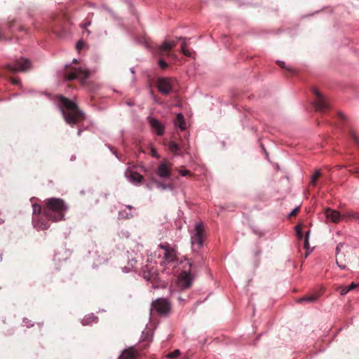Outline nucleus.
Here are the masks:
<instances>
[{
  "label": "nucleus",
  "instance_id": "1",
  "mask_svg": "<svg viewBox=\"0 0 359 359\" xmlns=\"http://www.w3.org/2000/svg\"><path fill=\"white\" fill-rule=\"evenodd\" d=\"M43 215L48 221L57 222L65 219L68 205L64 200L58 198H49L43 201Z\"/></svg>",
  "mask_w": 359,
  "mask_h": 359
},
{
  "label": "nucleus",
  "instance_id": "2",
  "mask_svg": "<svg viewBox=\"0 0 359 359\" xmlns=\"http://www.w3.org/2000/svg\"><path fill=\"white\" fill-rule=\"evenodd\" d=\"M58 100L62 106L61 111L63 117L68 124L76 125L84 120L83 112L79 109L75 102L62 95L59 96Z\"/></svg>",
  "mask_w": 359,
  "mask_h": 359
},
{
  "label": "nucleus",
  "instance_id": "3",
  "mask_svg": "<svg viewBox=\"0 0 359 359\" xmlns=\"http://www.w3.org/2000/svg\"><path fill=\"white\" fill-rule=\"evenodd\" d=\"M171 310L170 302L165 298H158L151 303L150 314H157L161 316H167Z\"/></svg>",
  "mask_w": 359,
  "mask_h": 359
},
{
  "label": "nucleus",
  "instance_id": "4",
  "mask_svg": "<svg viewBox=\"0 0 359 359\" xmlns=\"http://www.w3.org/2000/svg\"><path fill=\"white\" fill-rule=\"evenodd\" d=\"M64 75L69 81L79 79L81 81H84L89 76V72L81 67L67 65L65 68Z\"/></svg>",
  "mask_w": 359,
  "mask_h": 359
},
{
  "label": "nucleus",
  "instance_id": "5",
  "mask_svg": "<svg viewBox=\"0 0 359 359\" xmlns=\"http://www.w3.org/2000/svg\"><path fill=\"white\" fill-rule=\"evenodd\" d=\"M205 231L201 224H197L191 235V245L194 250H198L203 245Z\"/></svg>",
  "mask_w": 359,
  "mask_h": 359
},
{
  "label": "nucleus",
  "instance_id": "6",
  "mask_svg": "<svg viewBox=\"0 0 359 359\" xmlns=\"http://www.w3.org/2000/svg\"><path fill=\"white\" fill-rule=\"evenodd\" d=\"M33 221L35 227L41 230L47 229L49 227L48 222L43 218V208L39 204L33 205Z\"/></svg>",
  "mask_w": 359,
  "mask_h": 359
},
{
  "label": "nucleus",
  "instance_id": "7",
  "mask_svg": "<svg viewBox=\"0 0 359 359\" xmlns=\"http://www.w3.org/2000/svg\"><path fill=\"white\" fill-rule=\"evenodd\" d=\"M31 62L29 60L21 57L16 60L14 65L8 64L5 65L4 69L11 73L17 72H26L30 68Z\"/></svg>",
  "mask_w": 359,
  "mask_h": 359
},
{
  "label": "nucleus",
  "instance_id": "8",
  "mask_svg": "<svg viewBox=\"0 0 359 359\" xmlns=\"http://www.w3.org/2000/svg\"><path fill=\"white\" fill-rule=\"evenodd\" d=\"M175 82L172 78H159L157 80L159 92L163 95H168L173 90Z\"/></svg>",
  "mask_w": 359,
  "mask_h": 359
},
{
  "label": "nucleus",
  "instance_id": "9",
  "mask_svg": "<svg viewBox=\"0 0 359 359\" xmlns=\"http://www.w3.org/2000/svg\"><path fill=\"white\" fill-rule=\"evenodd\" d=\"M172 164L167 160L162 161L156 168V175L161 178H168L171 175Z\"/></svg>",
  "mask_w": 359,
  "mask_h": 359
},
{
  "label": "nucleus",
  "instance_id": "10",
  "mask_svg": "<svg viewBox=\"0 0 359 359\" xmlns=\"http://www.w3.org/2000/svg\"><path fill=\"white\" fill-rule=\"evenodd\" d=\"M313 93L316 95V99L313 101L314 107L317 111H323L329 107V103L323 95L317 90H313Z\"/></svg>",
  "mask_w": 359,
  "mask_h": 359
},
{
  "label": "nucleus",
  "instance_id": "11",
  "mask_svg": "<svg viewBox=\"0 0 359 359\" xmlns=\"http://www.w3.org/2000/svg\"><path fill=\"white\" fill-rule=\"evenodd\" d=\"M191 281L192 278L190 273L184 271L180 274L178 278V285L180 287L183 289L189 287L191 285Z\"/></svg>",
  "mask_w": 359,
  "mask_h": 359
},
{
  "label": "nucleus",
  "instance_id": "12",
  "mask_svg": "<svg viewBox=\"0 0 359 359\" xmlns=\"http://www.w3.org/2000/svg\"><path fill=\"white\" fill-rule=\"evenodd\" d=\"M320 295V292H315L306 294L301 298L297 299L296 302L298 304H312L316 302Z\"/></svg>",
  "mask_w": 359,
  "mask_h": 359
},
{
  "label": "nucleus",
  "instance_id": "13",
  "mask_svg": "<svg viewBox=\"0 0 359 359\" xmlns=\"http://www.w3.org/2000/svg\"><path fill=\"white\" fill-rule=\"evenodd\" d=\"M160 247L165 250L163 259L165 262H171L175 259L176 255L174 250L171 249L168 245H160Z\"/></svg>",
  "mask_w": 359,
  "mask_h": 359
},
{
  "label": "nucleus",
  "instance_id": "14",
  "mask_svg": "<svg viewBox=\"0 0 359 359\" xmlns=\"http://www.w3.org/2000/svg\"><path fill=\"white\" fill-rule=\"evenodd\" d=\"M139 353L133 347L124 350L118 359H138Z\"/></svg>",
  "mask_w": 359,
  "mask_h": 359
},
{
  "label": "nucleus",
  "instance_id": "15",
  "mask_svg": "<svg viewBox=\"0 0 359 359\" xmlns=\"http://www.w3.org/2000/svg\"><path fill=\"white\" fill-rule=\"evenodd\" d=\"M126 176L130 178V180L133 183H140L143 180V176L137 172L133 171L128 169L126 172Z\"/></svg>",
  "mask_w": 359,
  "mask_h": 359
},
{
  "label": "nucleus",
  "instance_id": "16",
  "mask_svg": "<svg viewBox=\"0 0 359 359\" xmlns=\"http://www.w3.org/2000/svg\"><path fill=\"white\" fill-rule=\"evenodd\" d=\"M149 123L151 128L156 130L158 135H162L163 134L164 128L157 119L151 118Z\"/></svg>",
  "mask_w": 359,
  "mask_h": 359
},
{
  "label": "nucleus",
  "instance_id": "17",
  "mask_svg": "<svg viewBox=\"0 0 359 359\" xmlns=\"http://www.w3.org/2000/svg\"><path fill=\"white\" fill-rule=\"evenodd\" d=\"M325 215L327 219L331 220L332 222L337 223L339 222L340 215L339 213L336 210L327 209L325 210Z\"/></svg>",
  "mask_w": 359,
  "mask_h": 359
},
{
  "label": "nucleus",
  "instance_id": "18",
  "mask_svg": "<svg viewBox=\"0 0 359 359\" xmlns=\"http://www.w3.org/2000/svg\"><path fill=\"white\" fill-rule=\"evenodd\" d=\"M172 48L171 46L170 45V41H164L162 45L158 48V52L160 55H163L164 53L166 54L168 57H170L172 55V54L170 53V50H171Z\"/></svg>",
  "mask_w": 359,
  "mask_h": 359
},
{
  "label": "nucleus",
  "instance_id": "19",
  "mask_svg": "<svg viewBox=\"0 0 359 359\" xmlns=\"http://www.w3.org/2000/svg\"><path fill=\"white\" fill-rule=\"evenodd\" d=\"M276 64L281 68V69H284L286 70V74L287 76H292V75H294L296 73H297V71L290 67H287L285 65V62L283 61H280V60H278L276 61Z\"/></svg>",
  "mask_w": 359,
  "mask_h": 359
},
{
  "label": "nucleus",
  "instance_id": "20",
  "mask_svg": "<svg viewBox=\"0 0 359 359\" xmlns=\"http://www.w3.org/2000/svg\"><path fill=\"white\" fill-rule=\"evenodd\" d=\"M175 124L177 127L180 128L181 130H184L186 127V123L184 116L181 114H178L176 116Z\"/></svg>",
  "mask_w": 359,
  "mask_h": 359
},
{
  "label": "nucleus",
  "instance_id": "21",
  "mask_svg": "<svg viewBox=\"0 0 359 359\" xmlns=\"http://www.w3.org/2000/svg\"><path fill=\"white\" fill-rule=\"evenodd\" d=\"M169 149L172 153L176 154L180 149H183L184 150L187 149L184 144L180 146L175 142H170L168 145Z\"/></svg>",
  "mask_w": 359,
  "mask_h": 359
},
{
  "label": "nucleus",
  "instance_id": "22",
  "mask_svg": "<svg viewBox=\"0 0 359 359\" xmlns=\"http://www.w3.org/2000/svg\"><path fill=\"white\" fill-rule=\"evenodd\" d=\"M178 39L183 40V41L185 40V39L182 38V37H180ZM181 51L185 56L191 57V52L187 49V43L185 41H183L181 45Z\"/></svg>",
  "mask_w": 359,
  "mask_h": 359
},
{
  "label": "nucleus",
  "instance_id": "23",
  "mask_svg": "<svg viewBox=\"0 0 359 359\" xmlns=\"http://www.w3.org/2000/svg\"><path fill=\"white\" fill-rule=\"evenodd\" d=\"M155 183L156 184V187L162 190H165L167 189L172 190L173 189V185L171 183L165 184L157 180L155 181Z\"/></svg>",
  "mask_w": 359,
  "mask_h": 359
},
{
  "label": "nucleus",
  "instance_id": "24",
  "mask_svg": "<svg viewBox=\"0 0 359 359\" xmlns=\"http://www.w3.org/2000/svg\"><path fill=\"white\" fill-rule=\"evenodd\" d=\"M320 176H321L320 172L319 170L316 171L311 177V184L312 186H316V182Z\"/></svg>",
  "mask_w": 359,
  "mask_h": 359
},
{
  "label": "nucleus",
  "instance_id": "25",
  "mask_svg": "<svg viewBox=\"0 0 359 359\" xmlns=\"http://www.w3.org/2000/svg\"><path fill=\"white\" fill-rule=\"evenodd\" d=\"M309 233H310L309 231H308L306 233V236H305V238H304V247L305 249H306V250H308L309 248ZM309 255V252L306 251V252L305 254V257H308Z\"/></svg>",
  "mask_w": 359,
  "mask_h": 359
},
{
  "label": "nucleus",
  "instance_id": "26",
  "mask_svg": "<svg viewBox=\"0 0 359 359\" xmlns=\"http://www.w3.org/2000/svg\"><path fill=\"white\" fill-rule=\"evenodd\" d=\"M347 217L350 219L359 221V212H349L347 213Z\"/></svg>",
  "mask_w": 359,
  "mask_h": 359
},
{
  "label": "nucleus",
  "instance_id": "27",
  "mask_svg": "<svg viewBox=\"0 0 359 359\" xmlns=\"http://www.w3.org/2000/svg\"><path fill=\"white\" fill-rule=\"evenodd\" d=\"M180 350H175L174 351L169 353L167 355V357L169 359H175L176 358H177L180 355Z\"/></svg>",
  "mask_w": 359,
  "mask_h": 359
},
{
  "label": "nucleus",
  "instance_id": "28",
  "mask_svg": "<svg viewBox=\"0 0 359 359\" xmlns=\"http://www.w3.org/2000/svg\"><path fill=\"white\" fill-rule=\"evenodd\" d=\"M64 27V25L60 22L57 23L56 22H54L53 24L52 25V29L55 33H57L58 32V29L60 27Z\"/></svg>",
  "mask_w": 359,
  "mask_h": 359
},
{
  "label": "nucleus",
  "instance_id": "29",
  "mask_svg": "<svg viewBox=\"0 0 359 359\" xmlns=\"http://www.w3.org/2000/svg\"><path fill=\"white\" fill-rule=\"evenodd\" d=\"M296 233H297V236L299 239H302L303 234H302V226L301 225H298L296 226Z\"/></svg>",
  "mask_w": 359,
  "mask_h": 359
},
{
  "label": "nucleus",
  "instance_id": "30",
  "mask_svg": "<svg viewBox=\"0 0 359 359\" xmlns=\"http://www.w3.org/2000/svg\"><path fill=\"white\" fill-rule=\"evenodd\" d=\"M339 290L340 292V294L341 295H344L346 294L348 291H349V289L348 288V287H346V286H341L339 288Z\"/></svg>",
  "mask_w": 359,
  "mask_h": 359
},
{
  "label": "nucleus",
  "instance_id": "31",
  "mask_svg": "<svg viewBox=\"0 0 359 359\" xmlns=\"http://www.w3.org/2000/svg\"><path fill=\"white\" fill-rule=\"evenodd\" d=\"M158 65L160 67L163 69H165L168 67V64L162 59L158 60Z\"/></svg>",
  "mask_w": 359,
  "mask_h": 359
},
{
  "label": "nucleus",
  "instance_id": "32",
  "mask_svg": "<svg viewBox=\"0 0 359 359\" xmlns=\"http://www.w3.org/2000/svg\"><path fill=\"white\" fill-rule=\"evenodd\" d=\"M339 257H336V262H337V264L339 266V267H340L341 269H344L346 268V264L344 263H342L341 262L339 261Z\"/></svg>",
  "mask_w": 359,
  "mask_h": 359
},
{
  "label": "nucleus",
  "instance_id": "33",
  "mask_svg": "<svg viewBox=\"0 0 359 359\" xmlns=\"http://www.w3.org/2000/svg\"><path fill=\"white\" fill-rule=\"evenodd\" d=\"M351 138L353 139V140L356 143V144H359V140H358V137L357 136V135L355 134V132L353 131H351Z\"/></svg>",
  "mask_w": 359,
  "mask_h": 359
},
{
  "label": "nucleus",
  "instance_id": "34",
  "mask_svg": "<svg viewBox=\"0 0 359 359\" xmlns=\"http://www.w3.org/2000/svg\"><path fill=\"white\" fill-rule=\"evenodd\" d=\"M343 245H344V244L342 243H340L337 245V246L336 248V257H340L339 252H340L341 248L343 247Z\"/></svg>",
  "mask_w": 359,
  "mask_h": 359
},
{
  "label": "nucleus",
  "instance_id": "35",
  "mask_svg": "<svg viewBox=\"0 0 359 359\" xmlns=\"http://www.w3.org/2000/svg\"><path fill=\"white\" fill-rule=\"evenodd\" d=\"M299 212V208H295L290 214L289 217H295L297 213Z\"/></svg>",
  "mask_w": 359,
  "mask_h": 359
},
{
  "label": "nucleus",
  "instance_id": "36",
  "mask_svg": "<svg viewBox=\"0 0 359 359\" xmlns=\"http://www.w3.org/2000/svg\"><path fill=\"white\" fill-rule=\"evenodd\" d=\"M151 155L153 156V157H155V158H159V156L157 154V151L156 150L155 148L154 147H151Z\"/></svg>",
  "mask_w": 359,
  "mask_h": 359
},
{
  "label": "nucleus",
  "instance_id": "37",
  "mask_svg": "<svg viewBox=\"0 0 359 359\" xmlns=\"http://www.w3.org/2000/svg\"><path fill=\"white\" fill-rule=\"evenodd\" d=\"M84 46V43L82 41H79L76 43V49L78 51H80Z\"/></svg>",
  "mask_w": 359,
  "mask_h": 359
},
{
  "label": "nucleus",
  "instance_id": "38",
  "mask_svg": "<svg viewBox=\"0 0 359 359\" xmlns=\"http://www.w3.org/2000/svg\"><path fill=\"white\" fill-rule=\"evenodd\" d=\"M180 172V174H181L182 176H187V175H191L190 171H189V170H181Z\"/></svg>",
  "mask_w": 359,
  "mask_h": 359
},
{
  "label": "nucleus",
  "instance_id": "39",
  "mask_svg": "<svg viewBox=\"0 0 359 359\" xmlns=\"http://www.w3.org/2000/svg\"><path fill=\"white\" fill-rule=\"evenodd\" d=\"M10 80L11 83L14 85H18L20 83V81L18 79L11 78Z\"/></svg>",
  "mask_w": 359,
  "mask_h": 359
},
{
  "label": "nucleus",
  "instance_id": "40",
  "mask_svg": "<svg viewBox=\"0 0 359 359\" xmlns=\"http://www.w3.org/2000/svg\"><path fill=\"white\" fill-rule=\"evenodd\" d=\"M358 285L355 284V283H352L348 287V288L349 289V291L350 290H352L355 288H356L358 287Z\"/></svg>",
  "mask_w": 359,
  "mask_h": 359
},
{
  "label": "nucleus",
  "instance_id": "41",
  "mask_svg": "<svg viewBox=\"0 0 359 359\" xmlns=\"http://www.w3.org/2000/svg\"><path fill=\"white\" fill-rule=\"evenodd\" d=\"M177 42L175 41H170V45L171 46L172 48L177 46Z\"/></svg>",
  "mask_w": 359,
  "mask_h": 359
},
{
  "label": "nucleus",
  "instance_id": "42",
  "mask_svg": "<svg viewBox=\"0 0 359 359\" xmlns=\"http://www.w3.org/2000/svg\"><path fill=\"white\" fill-rule=\"evenodd\" d=\"M351 172L352 173H357V174H359V167H357L356 168H355V170H350Z\"/></svg>",
  "mask_w": 359,
  "mask_h": 359
},
{
  "label": "nucleus",
  "instance_id": "43",
  "mask_svg": "<svg viewBox=\"0 0 359 359\" xmlns=\"http://www.w3.org/2000/svg\"><path fill=\"white\" fill-rule=\"evenodd\" d=\"M90 25V22L85 23V24L82 25V27H83V29H86V27H87L88 25Z\"/></svg>",
  "mask_w": 359,
  "mask_h": 359
},
{
  "label": "nucleus",
  "instance_id": "44",
  "mask_svg": "<svg viewBox=\"0 0 359 359\" xmlns=\"http://www.w3.org/2000/svg\"><path fill=\"white\" fill-rule=\"evenodd\" d=\"M13 21H12V22H8V27H12V25H13Z\"/></svg>",
  "mask_w": 359,
  "mask_h": 359
},
{
  "label": "nucleus",
  "instance_id": "45",
  "mask_svg": "<svg viewBox=\"0 0 359 359\" xmlns=\"http://www.w3.org/2000/svg\"><path fill=\"white\" fill-rule=\"evenodd\" d=\"M339 116L341 118H344V114H341V113H339Z\"/></svg>",
  "mask_w": 359,
  "mask_h": 359
},
{
  "label": "nucleus",
  "instance_id": "46",
  "mask_svg": "<svg viewBox=\"0 0 359 359\" xmlns=\"http://www.w3.org/2000/svg\"><path fill=\"white\" fill-rule=\"evenodd\" d=\"M86 320H87V319H86H86H84V320L82 321V323H83V325H86Z\"/></svg>",
  "mask_w": 359,
  "mask_h": 359
},
{
  "label": "nucleus",
  "instance_id": "47",
  "mask_svg": "<svg viewBox=\"0 0 359 359\" xmlns=\"http://www.w3.org/2000/svg\"><path fill=\"white\" fill-rule=\"evenodd\" d=\"M151 338L148 337V343H150L151 341Z\"/></svg>",
  "mask_w": 359,
  "mask_h": 359
},
{
  "label": "nucleus",
  "instance_id": "48",
  "mask_svg": "<svg viewBox=\"0 0 359 359\" xmlns=\"http://www.w3.org/2000/svg\"><path fill=\"white\" fill-rule=\"evenodd\" d=\"M126 207H127L128 209H131V208H132V206H130V205H127Z\"/></svg>",
  "mask_w": 359,
  "mask_h": 359
},
{
  "label": "nucleus",
  "instance_id": "49",
  "mask_svg": "<svg viewBox=\"0 0 359 359\" xmlns=\"http://www.w3.org/2000/svg\"><path fill=\"white\" fill-rule=\"evenodd\" d=\"M19 29H20V30H23V29H24V27H22L21 26V27H20V28H19Z\"/></svg>",
  "mask_w": 359,
  "mask_h": 359
},
{
  "label": "nucleus",
  "instance_id": "50",
  "mask_svg": "<svg viewBox=\"0 0 359 359\" xmlns=\"http://www.w3.org/2000/svg\"><path fill=\"white\" fill-rule=\"evenodd\" d=\"M73 62H74V63H76V62H77V60H76V59H74V60H73Z\"/></svg>",
  "mask_w": 359,
  "mask_h": 359
}]
</instances>
